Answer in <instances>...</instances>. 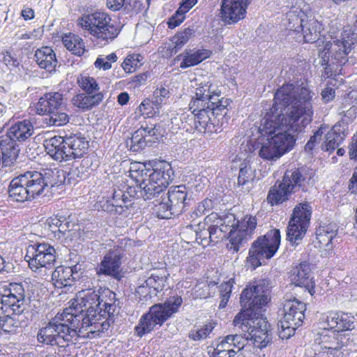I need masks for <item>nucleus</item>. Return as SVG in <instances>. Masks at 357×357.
Returning <instances> with one entry per match:
<instances>
[{"mask_svg": "<svg viewBox=\"0 0 357 357\" xmlns=\"http://www.w3.org/2000/svg\"><path fill=\"white\" fill-rule=\"evenodd\" d=\"M314 93L305 85L283 84L275 94V103L264 114L257 132L266 141L261 143L259 156L275 160L290 151L296 139L312 121Z\"/></svg>", "mask_w": 357, "mask_h": 357, "instance_id": "nucleus-1", "label": "nucleus"}, {"mask_svg": "<svg viewBox=\"0 0 357 357\" xmlns=\"http://www.w3.org/2000/svg\"><path fill=\"white\" fill-rule=\"evenodd\" d=\"M114 316L98 312L93 317H84L82 313L73 312L72 309H65L42 327L38 332V341L44 344L66 347L75 343L85 331L93 333L107 331Z\"/></svg>", "mask_w": 357, "mask_h": 357, "instance_id": "nucleus-2", "label": "nucleus"}, {"mask_svg": "<svg viewBox=\"0 0 357 357\" xmlns=\"http://www.w3.org/2000/svg\"><path fill=\"white\" fill-rule=\"evenodd\" d=\"M243 307L233 321L235 327L248 333L250 342L256 347L263 349L272 342V332L266 318L259 317L261 307L269 301L268 296L261 284L245 288L241 295Z\"/></svg>", "mask_w": 357, "mask_h": 357, "instance_id": "nucleus-3", "label": "nucleus"}, {"mask_svg": "<svg viewBox=\"0 0 357 357\" xmlns=\"http://www.w3.org/2000/svg\"><path fill=\"white\" fill-rule=\"evenodd\" d=\"M220 96V92L208 82L201 83L195 89L189 107L195 115V127L199 132L212 134L220 131L218 116L227 114L231 101L219 99Z\"/></svg>", "mask_w": 357, "mask_h": 357, "instance_id": "nucleus-4", "label": "nucleus"}, {"mask_svg": "<svg viewBox=\"0 0 357 357\" xmlns=\"http://www.w3.org/2000/svg\"><path fill=\"white\" fill-rule=\"evenodd\" d=\"M65 181V173L57 169L39 172H26L14 178L9 185V197L15 202L32 200L46 195L49 189Z\"/></svg>", "mask_w": 357, "mask_h": 357, "instance_id": "nucleus-5", "label": "nucleus"}, {"mask_svg": "<svg viewBox=\"0 0 357 357\" xmlns=\"http://www.w3.org/2000/svg\"><path fill=\"white\" fill-rule=\"evenodd\" d=\"M171 164L158 160V218L169 219L172 215L179 214L185 205L187 197L184 185L172 186L167 193L163 192L173 179Z\"/></svg>", "mask_w": 357, "mask_h": 357, "instance_id": "nucleus-6", "label": "nucleus"}, {"mask_svg": "<svg viewBox=\"0 0 357 357\" xmlns=\"http://www.w3.org/2000/svg\"><path fill=\"white\" fill-rule=\"evenodd\" d=\"M33 133V123L30 119L14 123L0 141V148L6 157L4 162L10 165L16 161L20 151V144L26 142Z\"/></svg>", "mask_w": 357, "mask_h": 357, "instance_id": "nucleus-7", "label": "nucleus"}, {"mask_svg": "<svg viewBox=\"0 0 357 357\" xmlns=\"http://www.w3.org/2000/svg\"><path fill=\"white\" fill-rule=\"evenodd\" d=\"M77 24L91 35L105 43L116 38L121 31L116 22L102 11L84 15L77 20Z\"/></svg>", "mask_w": 357, "mask_h": 357, "instance_id": "nucleus-8", "label": "nucleus"}, {"mask_svg": "<svg viewBox=\"0 0 357 357\" xmlns=\"http://www.w3.org/2000/svg\"><path fill=\"white\" fill-rule=\"evenodd\" d=\"M280 231L278 229L268 231L262 237L258 238L250 249L248 261L255 269L261 266L265 259L274 256L280 244Z\"/></svg>", "mask_w": 357, "mask_h": 357, "instance_id": "nucleus-9", "label": "nucleus"}, {"mask_svg": "<svg viewBox=\"0 0 357 357\" xmlns=\"http://www.w3.org/2000/svg\"><path fill=\"white\" fill-rule=\"evenodd\" d=\"M305 304L296 298L286 300L283 303V317L278 324L280 338L289 339L304 319Z\"/></svg>", "mask_w": 357, "mask_h": 357, "instance_id": "nucleus-10", "label": "nucleus"}, {"mask_svg": "<svg viewBox=\"0 0 357 357\" xmlns=\"http://www.w3.org/2000/svg\"><path fill=\"white\" fill-rule=\"evenodd\" d=\"M312 215V207L305 202L296 206L287 229V240L292 245H298L305 236Z\"/></svg>", "mask_w": 357, "mask_h": 357, "instance_id": "nucleus-11", "label": "nucleus"}, {"mask_svg": "<svg viewBox=\"0 0 357 357\" xmlns=\"http://www.w3.org/2000/svg\"><path fill=\"white\" fill-rule=\"evenodd\" d=\"M0 291L4 299L6 311L20 314L25 310V289L22 283H0Z\"/></svg>", "mask_w": 357, "mask_h": 357, "instance_id": "nucleus-12", "label": "nucleus"}, {"mask_svg": "<svg viewBox=\"0 0 357 357\" xmlns=\"http://www.w3.org/2000/svg\"><path fill=\"white\" fill-rule=\"evenodd\" d=\"M25 259L33 271L40 268H51L56 261V250L47 243L31 245L27 250Z\"/></svg>", "mask_w": 357, "mask_h": 357, "instance_id": "nucleus-13", "label": "nucleus"}, {"mask_svg": "<svg viewBox=\"0 0 357 357\" xmlns=\"http://www.w3.org/2000/svg\"><path fill=\"white\" fill-rule=\"evenodd\" d=\"M100 296V289L82 290L77 294L76 298L72 303V307L68 309H72L73 312H76L77 314L82 313L84 317L90 318L99 312L101 306Z\"/></svg>", "mask_w": 357, "mask_h": 357, "instance_id": "nucleus-14", "label": "nucleus"}, {"mask_svg": "<svg viewBox=\"0 0 357 357\" xmlns=\"http://www.w3.org/2000/svg\"><path fill=\"white\" fill-rule=\"evenodd\" d=\"M257 225L255 216L246 215L241 220H235L229 231V248L238 252L241 245L246 243Z\"/></svg>", "mask_w": 357, "mask_h": 357, "instance_id": "nucleus-15", "label": "nucleus"}, {"mask_svg": "<svg viewBox=\"0 0 357 357\" xmlns=\"http://www.w3.org/2000/svg\"><path fill=\"white\" fill-rule=\"evenodd\" d=\"M314 176L315 172L312 169L292 168L285 172L282 180L292 193L299 190L307 192L314 185Z\"/></svg>", "mask_w": 357, "mask_h": 357, "instance_id": "nucleus-16", "label": "nucleus"}, {"mask_svg": "<svg viewBox=\"0 0 357 357\" xmlns=\"http://www.w3.org/2000/svg\"><path fill=\"white\" fill-rule=\"evenodd\" d=\"M236 220L233 214H229L224 218L220 217L217 213H212L204 219V225L209 226L211 231V241L216 243L219 239H222L229 235V231ZM229 239V236H228Z\"/></svg>", "mask_w": 357, "mask_h": 357, "instance_id": "nucleus-17", "label": "nucleus"}, {"mask_svg": "<svg viewBox=\"0 0 357 357\" xmlns=\"http://www.w3.org/2000/svg\"><path fill=\"white\" fill-rule=\"evenodd\" d=\"M337 231L338 227L334 222L323 223L317 228L313 244L321 251V255L327 256L333 250L337 241Z\"/></svg>", "mask_w": 357, "mask_h": 357, "instance_id": "nucleus-18", "label": "nucleus"}, {"mask_svg": "<svg viewBox=\"0 0 357 357\" xmlns=\"http://www.w3.org/2000/svg\"><path fill=\"white\" fill-rule=\"evenodd\" d=\"M249 0H222L220 17L225 24L237 23L245 18Z\"/></svg>", "mask_w": 357, "mask_h": 357, "instance_id": "nucleus-19", "label": "nucleus"}, {"mask_svg": "<svg viewBox=\"0 0 357 357\" xmlns=\"http://www.w3.org/2000/svg\"><path fill=\"white\" fill-rule=\"evenodd\" d=\"M320 323L323 326L329 327L337 334L340 332L351 331L356 326V321L351 314L342 312L331 311L320 317Z\"/></svg>", "mask_w": 357, "mask_h": 357, "instance_id": "nucleus-20", "label": "nucleus"}, {"mask_svg": "<svg viewBox=\"0 0 357 357\" xmlns=\"http://www.w3.org/2000/svg\"><path fill=\"white\" fill-rule=\"evenodd\" d=\"M338 114L342 116L341 126L348 131L349 123L353 122L357 116V89L345 94L338 108ZM342 128V127H341Z\"/></svg>", "mask_w": 357, "mask_h": 357, "instance_id": "nucleus-21", "label": "nucleus"}, {"mask_svg": "<svg viewBox=\"0 0 357 357\" xmlns=\"http://www.w3.org/2000/svg\"><path fill=\"white\" fill-rule=\"evenodd\" d=\"M121 257L119 254L115 251H109L102 259L101 262L96 268L97 275L109 276L114 279L120 280L121 264Z\"/></svg>", "mask_w": 357, "mask_h": 357, "instance_id": "nucleus-22", "label": "nucleus"}, {"mask_svg": "<svg viewBox=\"0 0 357 357\" xmlns=\"http://www.w3.org/2000/svg\"><path fill=\"white\" fill-rule=\"evenodd\" d=\"M44 146L47 154L54 160L59 162L69 160L65 137L54 136L47 139L44 142Z\"/></svg>", "mask_w": 357, "mask_h": 357, "instance_id": "nucleus-23", "label": "nucleus"}, {"mask_svg": "<svg viewBox=\"0 0 357 357\" xmlns=\"http://www.w3.org/2000/svg\"><path fill=\"white\" fill-rule=\"evenodd\" d=\"M65 141L68 147L69 160L82 158L87 153L89 142L81 134L66 135Z\"/></svg>", "mask_w": 357, "mask_h": 357, "instance_id": "nucleus-24", "label": "nucleus"}, {"mask_svg": "<svg viewBox=\"0 0 357 357\" xmlns=\"http://www.w3.org/2000/svg\"><path fill=\"white\" fill-rule=\"evenodd\" d=\"M291 282L296 286L304 287L308 289L309 292L312 294V290L314 287L311 265L306 262H301L296 266L291 275Z\"/></svg>", "mask_w": 357, "mask_h": 357, "instance_id": "nucleus-25", "label": "nucleus"}, {"mask_svg": "<svg viewBox=\"0 0 357 357\" xmlns=\"http://www.w3.org/2000/svg\"><path fill=\"white\" fill-rule=\"evenodd\" d=\"M319 331L315 337L314 343L322 349L337 350L340 347L338 334L329 327L323 326L319 320Z\"/></svg>", "mask_w": 357, "mask_h": 357, "instance_id": "nucleus-26", "label": "nucleus"}, {"mask_svg": "<svg viewBox=\"0 0 357 357\" xmlns=\"http://www.w3.org/2000/svg\"><path fill=\"white\" fill-rule=\"evenodd\" d=\"M63 103V95L59 92H50L44 94L36 105V113L45 115L60 109Z\"/></svg>", "mask_w": 357, "mask_h": 357, "instance_id": "nucleus-27", "label": "nucleus"}, {"mask_svg": "<svg viewBox=\"0 0 357 357\" xmlns=\"http://www.w3.org/2000/svg\"><path fill=\"white\" fill-rule=\"evenodd\" d=\"M79 275L70 266H59L52 272V280L57 288L72 286Z\"/></svg>", "mask_w": 357, "mask_h": 357, "instance_id": "nucleus-28", "label": "nucleus"}, {"mask_svg": "<svg viewBox=\"0 0 357 357\" xmlns=\"http://www.w3.org/2000/svg\"><path fill=\"white\" fill-rule=\"evenodd\" d=\"M307 18L306 15L300 8L292 7L285 15L282 20L283 25L289 31L300 33Z\"/></svg>", "mask_w": 357, "mask_h": 357, "instance_id": "nucleus-29", "label": "nucleus"}, {"mask_svg": "<svg viewBox=\"0 0 357 357\" xmlns=\"http://www.w3.org/2000/svg\"><path fill=\"white\" fill-rule=\"evenodd\" d=\"M324 29L322 24L314 18H310L306 20L303 26L301 29V35L296 38L301 41V39L305 43H314L319 40V36Z\"/></svg>", "mask_w": 357, "mask_h": 357, "instance_id": "nucleus-30", "label": "nucleus"}, {"mask_svg": "<svg viewBox=\"0 0 357 357\" xmlns=\"http://www.w3.org/2000/svg\"><path fill=\"white\" fill-rule=\"evenodd\" d=\"M103 98L104 96L102 92L93 95L81 93L73 96L71 102L74 107L82 111H87L99 105L102 101Z\"/></svg>", "mask_w": 357, "mask_h": 357, "instance_id": "nucleus-31", "label": "nucleus"}, {"mask_svg": "<svg viewBox=\"0 0 357 357\" xmlns=\"http://www.w3.org/2000/svg\"><path fill=\"white\" fill-rule=\"evenodd\" d=\"M341 123H337L333 129L326 136V142L322 149L326 151H333L343 142L344 137L347 135V128L342 126Z\"/></svg>", "mask_w": 357, "mask_h": 357, "instance_id": "nucleus-32", "label": "nucleus"}, {"mask_svg": "<svg viewBox=\"0 0 357 357\" xmlns=\"http://www.w3.org/2000/svg\"><path fill=\"white\" fill-rule=\"evenodd\" d=\"M211 55V52L206 49L193 50H185L181 55L183 60L180 63V68L185 69L196 66Z\"/></svg>", "mask_w": 357, "mask_h": 357, "instance_id": "nucleus-33", "label": "nucleus"}, {"mask_svg": "<svg viewBox=\"0 0 357 357\" xmlns=\"http://www.w3.org/2000/svg\"><path fill=\"white\" fill-rule=\"evenodd\" d=\"M36 61L41 68L48 71L54 70L57 60L54 50L50 47H43L35 52Z\"/></svg>", "mask_w": 357, "mask_h": 357, "instance_id": "nucleus-34", "label": "nucleus"}, {"mask_svg": "<svg viewBox=\"0 0 357 357\" xmlns=\"http://www.w3.org/2000/svg\"><path fill=\"white\" fill-rule=\"evenodd\" d=\"M182 303L181 297L169 298L164 304H158V324L168 319L174 313H176Z\"/></svg>", "mask_w": 357, "mask_h": 357, "instance_id": "nucleus-35", "label": "nucleus"}, {"mask_svg": "<svg viewBox=\"0 0 357 357\" xmlns=\"http://www.w3.org/2000/svg\"><path fill=\"white\" fill-rule=\"evenodd\" d=\"M100 303H101L99 312L108 317L114 316L116 310V294L108 288H100Z\"/></svg>", "mask_w": 357, "mask_h": 357, "instance_id": "nucleus-36", "label": "nucleus"}, {"mask_svg": "<svg viewBox=\"0 0 357 357\" xmlns=\"http://www.w3.org/2000/svg\"><path fill=\"white\" fill-rule=\"evenodd\" d=\"M282 180L278 185L275 184L268 192L267 202L272 206L277 205L288 200L292 193L290 189L287 188V185Z\"/></svg>", "mask_w": 357, "mask_h": 357, "instance_id": "nucleus-37", "label": "nucleus"}, {"mask_svg": "<svg viewBox=\"0 0 357 357\" xmlns=\"http://www.w3.org/2000/svg\"><path fill=\"white\" fill-rule=\"evenodd\" d=\"M155 325L156 304L152 305L149 311L142 317L138 325L135 326V332L138 336L142 337L146 333L151 332Z\"/></svg>", "mask_w": 357, "mask_h": 357, "instance_id": "nucleus-38", "label": "nucleus"}, {"mask_svg": "<svg viewBox=\"0 0 357 357\" xmlns=\"http://www.w3.org/2000/svg\"><path fill=\"white\" fill-rule=\"evenodd\" d=\"M62 41L67 50L73 54L81 56L84 54L85 51L84 43L83 40L78 36L71 33L65 35L62 38Z\"/></svg>", "mask_w": 357, "mask_h": 357, "instance_id": "nucleus-39", "label": "nucleus"}, {"mask_svg": "<svg viewBox=\"0 0 357 357\" xmlns=\"http://www.w3.org/2000/svg\"><path fill=\"white\" fill-rule=\"evenodd\" d=\"M43 123L46 126H62L69 121L68 115L60 110L52 111L47 114L43 115Z\"/></svg>", "mask_w": 357, "mask_h": 357, "instance_id": "nucleus-40", "label": "nucleus"}, {"mask_svg": "<svg viewBox=\"0 0 357 357\" xmlns=\"http://www.w3.org/2000/svg\"><path fill=\"white\" fill-rule=\"evenodd\" d=\"M128 197L121 190H114L112 199L102 205L104 211L113 212L117 211V207L123 208L128 202Z\"/></svg>", "mask_w": 357, "mask_h": 357, "instance_id": "nucleus-41", "label": "nucleus"}, {"mask_svg": "<svg viewBox=\"0 0 357 357\" xmlns=\"http://www.w3.org/2000/svg\"><path fill=\"white\" fill-rule=\"evenodd\" d=\"M79 86L88 94L99 93L100 86L96 79L87 75H80L77 79Z\"/></svg>", "mask_w": 357, "mask_h": 357, "instance_id": "nucleus-42", "label": "nucleus"}, {"mask_svg": "<svg viewBox=\"0 0 357 357\" xmlns=\"http://www.w3.org/2000/svg\"><path fill=\"white\" fill-rule=\"evenodd\" d=\"M151 125V127L146 126L144 128H143V131L145 132V135L143 136L142 138L138 139V137L141 135H142V133H140L139 135V130L135 132L132 137L130 139L131 142V146L130 149L133 151H137L139 149L142 147L143 144L145 142V137H146V134H148L149 136H153L155 135V126L156 124L153 123L152 124L150 121L149 122Z\"/></svg>", "mask_w": 357, "mask_h": 357, "instance_id": "nucleus-43", "label": "nucleus"}, {"mask_svg": "<svg viewBox=\"0 0 357 357\" xmlns=\"http://www.w3.org/2000/svg\"><path fill=\"white\" fill-rule=\"evenodd\" d=\"M193 34V30L187 28L183 31L178 32L172 39V53H176L189 40Z\"/></svg>", "mask_w": 357, "mask_h": 357, "instance_id": "nucleus-44", "label": "nucleus"}, {"mask_svg": "<svg viewBox=\"0 0 357 357\" xmlns=\"http://www.w3.org/2000/svg\"><path fill=\"white\" fill-rule=\"evenodd\" d=\"M215 326V323L208 322L200 328H193L189 333V337L195 341L206 339L214 329Z\"/></svg>", "mask_w": 357, "mask_h": 357, "instance_id": "nucleus-45", "label": "nucleus"}, {"mask_svg": "<svg viewBox=\"0 0 357 357\" xmlns=\"http://www.w3.org/2000/svg\"><path fill=\"white\" fill-rule=\"evenodd\" d=\"M255 170L246 160L241 165L238 178V184L244 185L255 178Z\"/></svg>", "mask_w": 357, "mask_h": 357, "instance_id": "nucleus-46", "label": "nucleus"}, {"mask_svg": "<svg viewBox=\"0 0 357 357\" xmlns=\"http://www.w3.org/2000/svg\"><path fill=\"white\" fill-rule=\"evenodd\" d=\"M142 56L138 54H129L122 63V68L128 73H133L142 65Z\"/></svg>", "mask_w": 357, "mask_h": 357, "instance_id": "nucleus-47", "label": "nucleus"}, {"mask_svg": "<svg viewBox=\"0 0 357 357\" xmlns=\"http://www.w3.org/2000/svg\"><path fill=\"white\" fill-rule=\"evenodd\" d=\"M198 229L196 231V241L198 243L202 244L204 247L208 245L211 241V231L209 226L204 225V222L197 225Z\"/></svg>", "mask_w": 357, "mask_h": 357, "instance_id": "nucleus-48", "label": "nucleus"}, {"mask_svg": "<svg viewBox=\"0 0 357 357\" xmlns=\"http://www.w3.org/2000/svg\"><path fill=\"white\" fill-rule=\"evenodd\" d=\"M227 340H230L233 348L237 351V353L243 349L245 346L250 342V337H248V333H245L244 335H228Z\"/></svg>", "mask_w": 357, "mask_h": 357, "instance_id": "nucleus-49", "label": "nucleus"}, {"mask_svg": "<svg viewBox=\"0 0 357 357\" xmlns=\"http://www.w3.org/2000/svg\"><path fill=\"white\" fill-rule=\"evenodd\" d=\"M117 61V56L115 53L109 54L105 56L98 57L94 63L96 68H102L104 70H109L112 68V63Z\"/></svg>", "mask_w": 357, "mask_h": 357, "instance_id": "nucleus-50", "label": "nucleus"}, {"mask_svg": "<svg viewBox=\"0 0 357 357\" xmlns=\"http://www.w3.org/2000/svg\"><path fill=\"white\" fill-rule=\"evenodd\" d=\"M155 183V181H153V174H151L150 178L141 184V185H143L144 199H151L154 197L156 190Z\"/></svg>", "mask_w": 357, "mask_h": 357, "instance_id": "nucleus-51", "label": "nucleus"}, {"mask_svg": "<svg viewBox=\"0 0 357 357\" xmlns=\"http://www.w3.org/2000/svg\"><path fill=\"white\" fill-rule=\"evenodd\" d=\"M59 220L60 218L57 216L50 217L46 220L43 228L47 235L53 234V237L55 238V234H58Z\"/></svg>", "mask_w": 357, "mask_h": 357, "instance_id": "nucleus-52", "label": "nucleus"}, {"mask_svg": "<svg viewBox=\"0 0 357 357\" xmlns=\"http://www.w3.org/2000/svg\"><path fill=\"white\" fill-rule=\"evenodd\" d=\"M139 109L146 119H151L155 114L153 109V103L149 100H144L139 105Z\"/></svg>", "mask_w": 357, "mask_h": 357, "instance_id": "nucleus-53", "label": "nucleus"}, {"mask_svg": "<svg viewBox=\"0 0 357 357\" xmlns=\"http://www.w3.org/2000/svg\"><path fill=\"white\" fill-rule=\"evenodd\" d=\"M74 226L66 218L60 217L58 234H55V238H60L66 231L72 230Z\"/></svg>", "mask_w": 357, "mask_h": 357, "instance_id": "nucleus-54", "label": "nucleus"}, {"mask_svg": "<svg viewBox=\"0 0 357 357\" xmlns=\"http://www.w3.org/2000/svg\"><path fill=\"white\" fill-rule=\"evenodd\" d=\"M185 17V14L177 10L175 14L169 19V21L167 22L168 27L170 29H174L179 26L183 22Z\"/></svg>", "mask_w": 357, "mask_h": 357, "instance_id": "nucleus-55", "label": "nucleus"}, {"mask_svg": "<svg viewBox=\"0 0 357 357\" xmlns=\"http://www.w3.org/2000/svg\"><path fill=\"white\" fill-rule=\"evenodd\" d=\"M1 324V328L7 333L12 332L14 328L17 326H15V321L14 319L9 315L3 316Z\"/></svg>", "mask_w": 357, "mask_h": 357, "instance_id": "nucleus-56", "label": "nucleus"}, {"mask_svg": "<svg viewBox=\"0 0 357 357\" xmlns=\"http://www.w3.org/2000/svg\"><path fill=\"white\" fill-rule=\"evenodd\" d=\"M208 353L211 357H234L236 355L237 351H225L224 350H220V349L211 348Z\"/></svg>", "mask_w": 357, "mask_h": 357, "instance_id": "nucleus-57", "label": "nucleus"}, {"mask_svg": "<svg viewBox=\"0 0 357 357\" xmlns=\"http://www.w3.org/2000/svg\"><path fill=\"white\" fill-rule=\"evenodd\" d=\"M69 179H76L77 178H83L86 176L85 175V167L80 165L77 167H73L68 173Z\"/></svg>", "mask_w": 357, "mask_h": 357, "instance_id": "nucleus-58", "label": "nucleus"}, {"mask_svg": "<svg viewBox=\"0 0 357 357\" xmlns=\"http://www.w3.org/2000/svg\"><path fill=\"white\" fill-rule=\"evenodd\" d=\"M323 134H324V131H323L322 128H319V130H317L314 133V135L310 137V140L306 144L305 149L306 150H312L313 149V147L314 146L315 144L321 140Z\"/></svg>", "mask_w": 357, "mask_h": 357, "instance_id": "nucleus-59", "label": "nucleus"}, {"mask_svg": "<svg viewBox=\"0 0 357 357\" xmlns=\"http://www.w3.org/2000/svg\"><path fill=\"white\" fill-rule=\"evenodd\" d=\"M126 0H107V7L108 9L117 11L121 9L125 10Z\"/></svg>", "mask_w": 357, "mask_h": 357, "instance_id": "nucleus-60", "label": "nucleus"}, {"mask_svg": "<svg viewBox=\"0 0 357 357\" xmlns=\"http://www.w3.org/2000/svg\"><path fill=\"white\" fill-rule=\"evenodd\" d=\"M234 283V280L233 278L229 280L228 281L223 282L220 286V292L221 296H227L231 295L233 284Z\"/></svg>", "mask_w": 357, "mask_h": 357, "instance_id": "nucleus-61", "label": "nucleus"}, {"mask_svg": "<svg viewBox=\"0 0 357 357\" xmlns=\"http://www.w3.org/2000/svg\"><path fill=\"white\" fill-rule=\"evenodd\" d=\"M335 91L332 87L327 86L321 91V97L325 102H328L334 99Z\"/></svg>", "mask_w": 357, "mask_h": 357, "instance_id": "nucleus-62", "label": "nucleus"}, {"mask_svg": "<svg viewBox=\"0 0 357 357\" xmlns=\"http://www.w3.org/2000/svg\"><path fill=\"white\" fill-rule=\"evenodd\" d=\"M197 0H183L181 3L178 10L183 14L188 13L196 3Z\"/></svg>", "mask_w": 357, "mask_h": 357, "instance_id": "nucleus-63", "label": "nucleus"}, {"mask_svg": "<svg viewBox=\"0 0 357 357\" xmlns=\"http://www.w3.org/2000/svg\"><path fill=\"white\" fill-rule=\"evenodd\" d=\"M142 7V3L139 0H126L125 10L138 12Z\"/></svg>", "mask_w": 357, "mask_h": 357, "instance_id": "nucleus-64", "label": "nucleus"}]
</instances>
